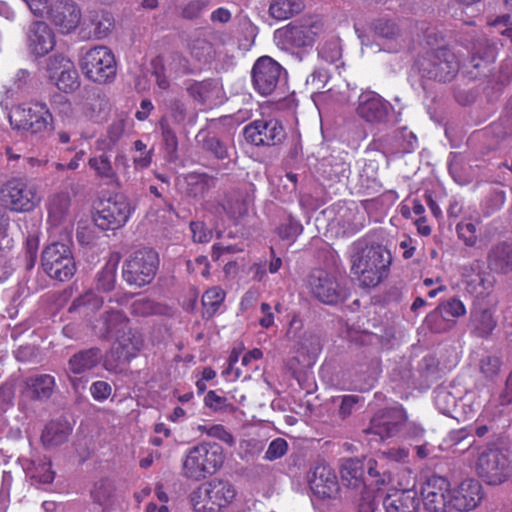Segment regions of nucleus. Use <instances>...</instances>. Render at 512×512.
I'll use <instances>...</instances> for the list:
<instances>
[{
  "mask_svg": "<svg viewBox=\"0 0 512 512\" xmlns=\"http://www.w3.org/2000/svg\"><path fill=\"white\" fill-rule=\"evenodd\" d=\"M94 330L102 338L115 340L113 350L118 360L128 361L141 349L142 338L131 328L129 318L122 311H106Z\"/></svg>",
  "mask_w": 512,
  "mask_h": 512,
  "instance_id": "f257e3e1",
  "label": "nucleus"
},
{
  "mask_svg": "<svg viewBox=\"0 0 512 512\" xmlns=\"http://www.w3.org/2000/svg\"><path fill=\"white\" fill-rule=\"evenodd\" d=\"M391 256L381 246L356 249L351 255V271L364 287H375L389 272Z\"/></svg>",
  "mask_w": 512,
  "mask_h": 512,
  "instance_id": "f03ea898",
  "label": "nucleus"
},
{
  "mask_svg": "<svg viewBox=\"0 0 512 512\" xmlns=\"http://www.w3.org/2000/svg\"><path fill=\"white\" fill-rule=\"evenodd\" d=\"M224 461L222 449L217 444L200 443L190 448L183 460V476L195 481L206 478L219 469Z\"/></svg>",
  "mask_w": 512,
  "mask_h": 512,
  "instance_id": "7ed1b4c3",
  "label": "nucleus"
},
{
  "mask_svg": "<svg viewBox=\"0 0 512 512\" xmlns=\"http://www.w3.org/2000/svg\"><path fill=\"white\" fill-rule=\"evenodd\" d=\"M416 67L422 77L446 82L457 75L460 65L455 53L446 47H439L419 57Z\"/></svg>",
  "mask_w": 512,
  "mask_h": 512,
  "instance_id": "20e7f679",
  "label": "nucleus"
},
{
  "mask_svg": "<svg viewBox=\"0 0 512 512\" xmlns=\"http://www.w3.org/2000/svg\"><path fill=\"white\" fill-rule=\"evenodd\" d=\"M41 266L51 278L69 280L76 272V263L70 241H56L47 245L41 254Z\"/></svg>",
  "mask_w": 512,
  "mask_h": 512,
  "instance_id": "39448f33",
  "label": "nucleus"
},
{
  "mask_svg": "<svg viewBox=\"0 0 512 512\" xmlns=\"http://www.w3.org/2000/svg\"><path fill=\"white\" fill-rule=\"evenodd\" d=\"M80 68L87 79L98 84L111 83L117 73L115 56L106 46L89 49L80 60Z\"/></svg>",
  "mask_w": 512,
  "mask_h": 512,
  "instance_id": "423d86ee",
  "label": "nucleus"
},
{
  "mask_svg": "<svg viewBox=\"0 0 512 512\" xmlns=\"http://www.w3.org/2000/svg\"><path fill=\"white\" fill-rule=\"evenodd\" d=\"M88 166L94 171L95 176L106 184L120 186L121 177L126 182L133 179L130 159L122 151L116 153L113 161L111 156L103 151L99 155L90 157Z\"/></svg>",
  "mask_w": 512,
  "mask_h": 512,
  "instance_id": "0eeeda50",
  "label": "nucleus"
},
{
  "mask_svg": "<svg viewBox=\"0 0 512 512\" xmlns=\"http://www.w3.org/2000/svg\"><path fill=\"white\" fill-rule=\"evenodd\" d=\"M159 264L152 249L135 251L123 264L122 277L130 286L143 287L152 282Z\"/></svg>",
  "mask_w": 512,
  "mask_h": 512,
  "instance_id": "6e6552de",
  "label": "nucleus"
},
{
  "mask_svg": "<svg viewBox=\"0 0 512 512\" xmlns=\"http://www.w3.org/2000/svg\"><path fill=\"white\" fill-rule=\"evenodd\" d=\"M2 200L14 212L32 211L41 201L38 186L23 178L8 180L1 189Z\"/></svg>",
  "mask_w": 512,
  "mask_h": 512,
  "instance_id": "1a4fd4ad",
  "label": "nucleus"
},
{
  "mask_svg": "<svg viewBox=\"0 0 512 512\" xmlns=\"http://www.w3.org/2000/svg\"><path fill=\"white\" fill-rule=\"evenodd\" d=\"M476 470L488 485H500L511 477L512 463L506 451L490 448L479 455Z\"/></svg>",
  "mask_w": 512,
  "mask_h": 512,
  "instance_id": "9d476101",
  "label": "nucleus"
},
{
  "mask_svg": "<svg viewBox=\"0 0 512 512\" xmlns=\"http://www.w3.org/2000/svg\"><path fill=\"white\" fill-rule=\"evenodd\" d=\"M10 123L32 134L42 133L53 125V116L43 102H30L17 106L10 115Z\"/></svg>",
  "mask_w": 512,
  "mask_h": 512,
  "instance_id": "9b49d317",
  "label": "nucleus"
},
{
  "mask_svg": "<svg viewBox=\"0 0 512 512\" xmlns=\"http://www.w3.org/2000/svg\"><path fill=\"white\" fill-rule=\"evenodd\" d=\"M319 26L311 20H296L274 31V41L282 50L312 47Z\"/></svg>",
  "mask_w": 512,
  "mask_h": 512,
  "instance_id": "f8f14e48",
  "label": "nucleus"
},
{
  "mask_svg": "<svg viewBox=\"0 0 512 512\" xmlns=\"http://www.w3.org/2000/svg\"><path fill=\"white\" fill-rule=\"evenodd\" d=\"M129 200L116 194L100 202L94 222L102 230H115L125 225L131 214Z\"/></svg>",
  "mask_w": 512,
  "mask_h": 512,
  "instance_id": "ddd939ff",
  "label": "nucleus"
},
{
  "mask_svg": "<svg viewBox=\"0 0 512 512\" xmlns=\"http://www.w3.org/2000/svg\"><path fill=\"white\" fill-rule=\"evenodd\" d=\"M245 140L255 146H275L286 137L282 123L275 119H257L243 129Z\"/></svg>",
  "mask_w": 512,
  "mask_h": 512,
  "instance_id": "4468645a",
  "label": "nucleus"
},
{
  "mask_svg": "<svg viewBox=\"0 0 512 512\" xmlns=\"http://www.w3.org/2000/svg\"><path fill=\"white\" fill-rule=\"evenodd\" d=\"M371 30L380 39L382 50L398 53L405 48L407 34L398 19L380 17L372 21Z\"/></svg>",
  "mask_w": 512,
  "mask_h": 512,
  "instance_id": "2eb2a0df",
  "label": "nucleus"
},
{
  "mask_svg": "<svg viewBox=\"0 0 512 512\" xmlns=\"http://www.w3.org/2000/svg\"><path fill=\"white\" fill-rule=\"evenodd\" d=\"M407 425V415L400 407L381 410L371 419L366 432L377 435L381 440L398 436Z\"/></svg>",
  "mask_w": 512,
  "mask_h": 512,
  "instance_id": "dca6fc26",
  "label": "nucleus"
},
{
  "mask_svg": "<svg viewBox=\"0 0 512 512\" xmlns=\"http://www.w3.org/2000/svg\"><path fill=\"white\" fill-rule=\"evenodd\" d=\"M46 71L48 78L57 88L65 93H71L80 86L79 74L74 63L61 54H56L47 60Z\"/></svg>",
  "mask_w": 512,
  "mask_h": 512,
  "instance_id": "f3484780",
  "label": "nucleus"
},
{
  "mask_svg": "<svg viewBox=\"0 0 512 512\" xmlns=\"http://www.w3.org/2000/svg\"><path fill=\"white\" fill-rule=\"evenodd\" d=\"M421 494L425 508L431 512H447L451 509L449 481L438 475H433L423 485Z\"/></svg>",
  "mask_w": 512,
  "mask_h": 512,
  "instance_id": "a211bd4d",
  "label": "nucleus"
},
{
  "mask_svg": "<svg viewBox=\"0 0 512 512\" xmlns=\"http://www.w3.org/2000/svg\"><path fill=\"white\" fill-rule=\"evenodd\" d=\"M283 72L282 66L269 56L260 57L252 68L254 89L261 95H270L276 89Z\"/></svg>",
  "mask_w": 512,
  "mask_h": 512,
  "instance_id": "6ab92c4d",
  "label": "nucleus"
},
{
  "mask_svg": "<svg viewBox=\"0 0 512 512\" xmlns=\"http://www.w3.org/2000/svg\"><path fill=\"white\" fill-rule=\"evenodd\" d=\"M50 21L62 34H69L80 24L82 13L80 7L70 0H55L48 10Z\"/></svg>",
  "mask_w": 512,
  "mask_h": 512,
  "instance_id": "aec40b11",
  "label": "nucleus"
},
{
  "mask_svg": "<svg viewBox=\"0 0 512 512\" xmlns=\"http://www.w3.org/2000/svg\"><path fill=\"white\" fill-rule=\"evenodd\" d=\"M391 109L392 105L374 91H364L358 97L357 114L368 123H385Z\"/></svg>",
  "mask_w": 512,
  "mask_h": 512,
  "instance_id": "412c9836",
  "label": "nucleus"
},
{
  "mask_svg": "<svg viewBox=\"0 0 512 512\" xmlns=\"http://www.w3.org/2000/svg\"><path fill=\"white\" fill-rule=\"evenodd\" d=\"M466 308L462 301L457 298H451L441 303L434 311L426 316L425 322L428 328L436 333H441L449 329L453 322L451 318L463 316Z\"/></svg>",
  "mask_w": 512,
  "mask_h": 512,
  "instance_id": "4be33fe9",
  "label": "nucleus"
},
{
  "mask_svg": "<svg viewBox=\"0 0 512 512\" xmlns=\"http://www.w3.org/2000/svg\"><path fill=\"white\" fill-rule=\"evenodd\" d=\"M55 34L44 21L32 22L27 30V47L31 54L42 57L55 46Z\"/></svg>",
  "mask_w": 512,
  "mask_h": 512,
  "instance_id": "5701e85b",
  "label": "nucleus"
},
{
  "mask_svg": "<svg viewBox=\"0 0 512 512\" xmlns=\"http://www.w3.org/2000/svg\"><path fill=\"white\" fill-rule=\"evenodd\" d=\"M313 295L326 304H336L342 299L339 285L333 275L324 270H315L309 278Z\"/></svg>",
  "mask_w": 512,
  "mask_h": 512,
  "instance_id": "b1692460",
  "label": "nucleus"
},
{
  "mask_svg": "<svg viewBox=\"0 0 512 512\" xmlns=\"http://www.w3.org/2000/svg\"><path fill=\"white\" fill-rule=\"evenodd\" d=\"M308 481L311 491L319 498H330L338 491L336 474L329 465H316L312 469Z\"/></svg>",
  "mask_w": 512,
  "mask_h": 512,
  "instance_id": "393cba45",
  "label": "nucleus"
},
{
  "mask_svg": "<svg viewBox=\"0 0 512 512\" xmlns=\"http://www.w3.org/2000/svg\"><path fill=\"white\" fill-rule=\"evenodd\" d=\"M482 499V487L474 479H468L452 491L451 509L469 511L474 509Z\"/></svg>",
  "mask_w": 512,
  "mask_h": 512,
  "instance_id": "a878e982",
  "label": "nucleus"
},
{
  "mask_svg": "<svg viewBox=\"0 0 512 512\" xmlns=\"http://www.w3.org/2000/svg\"><path fill=\"white\" fill-rule=\"evenodd\" d=\"M187 92L193 100L208 106L221 103L224 97L222 84L215 79L193 82L187 87Z\"/></svg>",
  "mask_w": 512,
  "mask_h": 512,
  "instance_id": "bb28decb",
  "label": "nucleus"
},
{
  "mask_svg": "<svg viewBox=\"0 0 512 512\" xmlns=\"http://www.w3.org/2000/svg\"><path fill=\"white\" fill-rule=\"evenodd\" d=\"M102 358V353L98 348H90L75 353L68 361V374L73 387L77 390L82 384L80 379H74L73 375L84 374L98 365Z\"/></svg>",
  "mask_w": 512,
  "mask_h": 512,
  "instance_id": "cd10ccee",
  "label": "nucleus"
},
{
  "mask_svg": "<svg viewBox=\"0 0 512 512\" xmlns=\"http://www.w3.org/2000/svg\"><path fill=\"white\" fill-rule=\"evenodd\" d=\"M207 209L218 215L225 213L230 219L235 220L247 213L248 203L244 192L233 190L225 194L217 206H208Z\"/></svg>",
  "mask_w": 512,
  "mask_h": 512,
  "instance_id": "c85d7f7f",
  "label": "nucleus"
},
{
  "mask_svg": "<svg viewBox=\"0 0 512 512\" xmlns=\"http://www.w3.org/2000/svg\"><path fill=\"white\" fill-rule=\"evenodd\" d=\"M208 491H210V507L213 512H220L228 507L236 497L234 486L227 480L212 479L208 481Z\"/></svg>",
  "mask_w": 512,
  "mask_h": 512,
  "instance_id": "c756f323",
  "label": "nucleus"
},
{
  "mask_svg": "<svg viewBox=\"0 0 512 512\" xmlns=\"http://www.w3.org/2000/svg\"><path fill=\"white\" fill-rule=\"evenodd\" d=\"M419 499L413 490H401L388 494L383 500L386 512H417Z\"/></svg>",
  "mask_w": 512,
  "mask_h": 512,
  "instance_id": "7c9ffc66",
  "label": "nucleus"
},
{
  "mask_svg": "<svg viewBox=\"0 0 512 512\" xmlns=\"http://www.w3.org/2000/svg\"><path fill=\"white\" fill-rule=\"evenodd\" d=\"M71 198L67 192L51 195L47 202L48 222L59 226L70 218Z\"/></svg>",
  "mask_w": 512,
  "mask_h": 512,
  "instance_id": "2f4dec72",
  "label": "nucleus"
},
{
  "mask_svg": "<svg viewBox=\"0 0 512 512\" xmlns=\"http://www.w3.org/2000/svg\"><path fill=\"white\" fill-rule=\"evenodd\" d=\"M55 387V378L49 374L30 376L25 381V393L34 400L49 399Z\"/></svg>",
  "mask_w": 512,
  "mask_h": 512,
  "instance_id": "473e14b6",
  "label": "nucleus"
},
{
  "mask_svg": "<svg viewBox=\"0 0 512 512\" xmlns=\"http://www.w3.org/2000/svg\"><path fill=\"white\" fill-rule=\"evenodd\" d=\"M72 428L67 420L50 421L44 428L41 440L47 447L63 444L71 434Z\"/></svg>",
  "mask_w": 512,
  "mask_h": 512,
  "instance_id": "72a5a7b5",
  "label": "nucleus"
},
{
  "mask_svg": "<svg viewBox=\"0 0 512 512\" xmlns=\"http://www.w3.org/2000/svg\"><path fill=\"white\" fill-rule=\"evenodd\" d=\"M488 265L491 270L506 273L512 270V243H500L488 254Z\"/></svg>",
  "mask_w": 512,
  "mask_h": 512,
  "instance_id": "f704fd0d",
  "label": "nucleus"
},
{
  "mask_svg": "<svg viewBox=\"0 0 512 512\" xmlns=\"http://www.w3.org/2000/svg\"><path fill=\"white\" fill-rule=\"evenodd\" d=\"M379 166V160L368 159L359 173V185L366 194L378 193L382 188Z\"/></svg>",
  "mask_w": 512,
  "mask_h": 512,
  "instance_id": "c9c22d12",
  "label": "nucleus"
},
{
  "mask_svg": "<svg viewBox=\"0 0 512 512\" xmlns=\"http://www.w3.org/2000/svg\"><path fill=\"white\" fill-rule=\"evenodd\" d=\"M304 7L303 0H270L268 13L273 19L283 21L301 13Z\"/></svg>",
  "mask_w": 512,
  "mask_h": 512,
  "instance_id": "e433bc0d",
  "label": "nucleus"
},
{
  "mask_svg": "<svg viewBox=\"0 0 512 512\" xmlns=\"http://www.w3.org/2000/svg\"><path fill=\"white\" fill-rule=\"evenodd\" d=\"M494 63L491 52H488L484 58L470 55L468 62L464 65V73L472 80L487 77L492 71Z\"/></svg>",
  "mask_w": 512,
  "mask_h": 512,
  "instance_id": "4c0bfd02",
  "label": "nucleus"
},
{
  "mask_svg": "<svg viewBox=\"0 0 512 512\" xmlns=\"http://www.w3.org/2000/svg\"><path fill=\"white\" fill-rule=\"evenodd\" d=\"M473 331L481 337L489 335L496 326L493 313L487 308H476L471 313Z\"/></svg>",
  "mask_w": 512,
  "mask_h": 512,
  "instance_id": "58836bf2",
  "label": "nucleus"
},
{
  "mask_svg": "<svg viewBox=\"0 0 512 512\" xmlns=\"http://www.w3.org/2000/svg\"><path fill=\"white\" fill-rule=\"evenodd\" d=\"M364 469L365 465L359 459H345L341 465V479L346 485L357 487L362 482Z\"/></svg>",
  "mask_w": 512,
  "mask_h": 512,
  "instance_id": "ea45409f",
  "label": "nucleus"
},
{
  "mask_svg": "<svg viewBox=\"0 0 512 512\" xmlns=\"http://www.w3.org/2000/svg\"><path fill=\"white\" fill-rule=\"evenodd\" d=\"M25 469L30 478L41 484H49L54 480L55 473L51 470V462L46 457L31 461Z\"/></svg>",
  "mask_w": 512,
  "mask_h": 512,
  "instance_id": "a19ab883",
  "label": "nucleus"
},
{
  "mask_svg": "<svg viewBox=\"0 0 512 512\" xmlns=\"http://www.w3.org/2000/svg\"><path fill=\"white\" fill-rule=\"evenodd\" d=\"M197 143L206 151L212 153L218 159L228 157L227 145L206 131H199L196 136Z\"/></svg>",
  "mask_w": 512,
  "mask_h": 512,
  "instance_id": "79ce46f5",
  "label": "nucleus"
},
{
  "mask_svg": "<svg viewBox=\"0 0 512 512\" xmlns=\"http://www.w3.org/2000/svg\"><path fill=\"white\" fill-rule=\"evenodd\" d=\"M103 303L104 301L101 297L97 296L92 291H87L73 300L69 310H80L85 316H88L99 310Z\"/></svg>",
  "mask_w": 512,
  "mask_h": 512,
  "instance_id": "37998d69",
  "label": "nucleus"
},
{
  "mask_svg": "<svg viewBox=\"0 0 512 512\" xmlns=\"http://www.w3.org/2000/svg\"><path fill=\"white\" fill-rule=\"evenodd\" d=\"M434 403L442 414L456 418L458 399L447 388L440 387L434 391Z\"/></svg>",
  "mask_w": 512,
  "mask_h": 512,
  "instance_id": "c03bdc74",
  "label": "nucleus"
},
{
  "mask_svg": "<svg viewBox=\"0 0 512 512\" xmlns=\"http://www.w3.org/2000/svg\"><path fill=\"white\" fill-rule=\"evenodd\" d=\"M94 26L93 31L89 32V37L101 40L106 38L114 28V18L109 13L94 14L89 18Z\"/></svg>",
  "mask_w": 512,
  "mask_h": 512,
  "instance_id": "a18cd8bd",
  "label": "nucleus"
},
{
  "mask_svg": "<svg viewBox=\"0 0 512 512\" xmlns=\"http://www.w3.org/2000/svg\"><path fill=\"white\" fill-rule=\"evenodd\" d=\"M118 261V256L115 259H110L97 274V288L99 290L108 292L114 288Z\"/></svg>",
  "mask_w": 512,
  "mask_h": 512,
  "instance_id": "49530a36",
  "label": "nucleus"
},
{
  "mask_svg": "<svg viewBox=\"0 0 512 512\" xmlns=\"http://www.w3.org/2000/svg\"><path fill=\"white\" fill-rule=\"evenodd\" d=\"M165 310L163 305L148 298L137 299L131 305V314L140 317L161 315L165 313Z\"/></svg>",
  "mask_w": 512,
  "mask_h": 512,
  "instance_id": "de8ad7c7",
  "label": "nucleus"
},
{
  "mask_svg": "<svg viewBox=\"0 0 512 512\" xmlns=\"http://www.w3.org/2000/svg\"><path fill=\"white\" fill-rule=\"evenodd\" d=\"M210 491H208V482L201 484L190 493V503L196 512H213L210 507Z\"/></svg>",
  "mask_w": 512,
  "mask_h": 512,
  "instance_id": "09e8293b",
  "label": "nucleus"
},
{
  "mask_svg": "<svg viewBox=\"0 0 512 512\" xmlns=\"http://www.w3.org/2000/svg\"><path fill=\"white\" fill-rule=\"evenodd\" d=\"M161 136L164 143L165 150L169 155L170 159H175L177 157L178 151V138L175 131L172 129L168 120L166 118H162L159 122Z\"/></svg>",
  "mask_w": 512,
  "mask_h": 512,
  "instance_id": "8fccbe9b",
  "label": "nucleus"
},
{
  "mask_svg": "<svg viewBox=\"0 0 512 512\" xmlns=\"http://www.w3.org/2000/svg\"><path fill=\"white\" fill-rule=\"evenodd\" d=\"M469 54L480 56L481 58L486 57L488 52L492 53V61L496 60L498 54V48L495 43L491 42L485 36H479L472 40L468 47Z\"/></svg>",
  "mask_w": 512,
  "mask_h": 512,
  "instance_id": "3c124183",
  "label": "nucleus"
},
{
  "mask_svg": "<svg viewBox=\"0 0 512 512\" xmlns=\"http://www.w3.org/2000/svg\"><path fill=\"white\" fill-rule=\"evenodd\" d=\"M225 294L223 290L217 287L208 289L202 296L204 313L209 317L213 316L223 302Z\"/></svg>",
  "mask_w": 512,
  "mask_h": 512,
  "instance_id": "603ef678",
  "label": "nucleus"
},
{
  "mask_svg": "<svg viewBox=\"0 0 512 512\" xmlns=\"http://www.w3.org/2000/svg\"><path fill=\"white\" fill-rule=\"evenodd\" d=\"M318 55L321 59L328 63H337L341 59L342 48L340 40L332 38L325 41L318 48Z\"/></svg>",
  "mask_w": 512,
  "mask_h": 512,
  "instance_id": "864d4df0",
  "label": "nucleus"
},
{
  "mask_svg": "<svg viewBox=\"0 0 512 512\" xmlns=\"http://www.w3.org/2000/svg\"><path fill=\"white\" fill-rule=\"evenodd\" d=\"M125 131V121L122 119L113 121L107 129V139H99L97 143L103 145L101 149L110 150L123 136Z\"/></svg>",
  "mask_w": 512,
  "mask_h": 512,
  "instance_id": "5fc2aeb1",
  "label": "nucleus"
},
{
  "mask_svg": "<svg viewBox=\"0 0 512 512\" xmlns=\"http://www.w3.org/2000/svg\"><path fill=\"white\" fill-rule=\"evenodd\" d=\"M324 173L331 181H341L348 178L350 173L349 165L338 159L327 160L324 163Z\"/></svg>",
  "mask_w": 512,
  "mask_h": 512,
  "instance_id": "6e6d98bb",
  "label": "nucleus"
},
{
  "mask_svg": "<svg viewBox=\"0 0 512 512\" xmlns=\"http://www.w3.org/2000/svg\"><path fill=\"white\" fill-rule=\"evenodd\" d=\"M302 232V224L291 216L278 227V234L280 238L291 242H293Z\"/></svg>",
  "mask_w": 512,
  "mask_h": 512,
  "instance_id": "4d7b16f0",
  "label": "nucleus"
},
{
  "mask_svg": "<svg viewBox=\"0 0 512 512\" xmlns=\"http://www.w3.org/2000/svg\"><path fill=\"white\" fill-rule=\"evenodd\" d=\"M38 248V236L34 234L28 235L24 245L25 267L27 270H31L35 266L38 257Z\"/></svg>",
  "mask_w": 512,
  "mask_h": 512,
  "instance_id": "13d9d810",
  "label": "nucleus"
},
{
  "mask_svg": "<svg viewBox=\"0 0 512 512\" xmlns=\"http://www.w3.org/2000/svg\"><path fill=\"white\" fill-rule=\"evenodd\" d=\"M187 181L190 186L195 187V190L191 189V193H193L194 196L203 194L215 183L214 178L206 174H190Z\"/></svg>",
  "mask_w": 512,
  "mask_h": 512,
  "instance_id": "bf43d9fd",
  "label": "nucleus"
},
{
  "mask_svg": "<svg viewBox=\"0 0 512 512\" xmlns=\"http://www.w3.org/2000/svg\"><path fill=\"white\" fill-rule=\"evenodd\" d=\"M457 234L466 245L473 246L477 241V226L471 221H463L456 227Z\"/></svg>",
  "mask_w": 512,
  "mask_h": 512,
  "instance_id": "052dcab7",
  "label": "nucleus"
},
{
  "mask_svg": "<svg viewBox=\"0 0 512 512\" xmlns=\"http://www.w3.org/2000/svg\"><path fill=\"white\" fill-rule=\"evenodd\" d=\"M288 450V443L283 438L272 440L265 452L264 459L274 461L283 457Z\"/></svg>",
  "mask_w": 512,
  "mask_h": 512,
  "instance_id": "680f3d73",
  "label": "nucleus"
},
{
  "mask_svg": "<svg viewBox=\"0 0 512 512\" xmlns=\"http://www.w3.org/2000/svg\"><path fill=\"white\" fill-rule=\"evenodd\" d=\"M193 241L197 243H208L213 236V232L201 221H192L190 223Z\"/></svg>",
  "mask_w": 512,
  "mask_h": 512,
  "instance_id": "e2e57ef3",
  "label": "nucleus"
},
{
  "mask_svg": "<svg viewBox=\"0 0 512 512\" xmlns=\"http://www.w3.org/2000/svg\"><path fill=\"white\" fill-rule=\"evenodd\" d=\"M480 370L485 377L493 379L500 371L499 358L495 356L484 357L480 363Z\"/></svg>",
  "mask_w": 512,
  "mask_h": 512,
  "instance_id": "0e129e2a",
  "label": "nucleus"
},
{
  "mask_svg": "<svg viewBox=\"0 0 512 512\" xmlns=\"http://www.w3.org/2000/svg\"><path fill=\"white\" fill-rule=\"evenodd\" d=\"M204 403L207 407L214 410L215 412L226 411L231 406L225 397L218 395L215 391L212 390L206 394Z\"/></svg>",
  "mask_w": 512,
  "mask_h": 512,
  "instance_id": "69168bd1",
  "label": "nucleus"
},
{
  "mask_svg": "<svg viewBox=\"0 0 512 512\" xmlns=\"http://www.w3.org/2000/svg\"><path fill=\"white\" fill-rule=\"evenodd\" d=\"M208 436L218 439L229 446H233L235 444L233 435L221 424L210 425V428L208 429Z\"/></svg>",
  "mask_w": 512,
  "mask_h": 512,
  "instance_id": "338daca9",
  "label": "nucleus"
},
{
  "mask_svg": "<svg viewBox=\"0 0 512 512\" xmlns=\"http://www.w3.org/2000/svg\"><path fill=\"white\" fill-rule=\"evenodd\" d=\"M112 387L105 381H96L90 386V393L96 401H104L109 398Z\"/></svg>",
  "mask_w": 512,
  "mask_h": 512,
  "instance_id": "774afa93",
  "label": "nucleus"
}]
</instances>
